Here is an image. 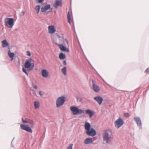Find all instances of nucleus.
<instances>
[{
    "label": "nucleus",
    "instance_id": "cd10ccee",
    "mask_svg": "<svg viewBox=\"0 0 149 149\" xmlns=\"http://www.w3.org/2000/svg\"><path fill=\"white\" fill-rule=\"evenodd\" d=\"M26 131L27 132H30V133H32V130L31 129V128L30 127H29V126H28V127L27 128L26 130Z\"/></svg>",
    "mask_w": 149,
    "mask_h": 149
},
{
    "label": "nucleus",
    "instance_id": "2eb2a0df",
    "mask_svg": "<svg viewBox=\"0 0 149 149\" xmlns=\"http://www.w3.org/2000/svg\"><path fill=\"white\" fill-rule=\"evenodd\" d=\"M8 48L9 49L8 53V55L10 58L11 59V61H12L14 58L15 54L11 52L10 50V48L9 46L8 47Z\"/></svg>",
    "mask_w": 149,
    "mask_h": 149
},
{
    "label": "nucleus",
    "instance_id": "ddd939ff",
    "mask_svg": "<svg viewBox=\"0 0 149 149\" xmlns=\"http://www.w3.org/2000/svg\"><path fill=\"white\" fill-rule=\"evenodd\" d=\"M41 72L42 76L44 78L47 77L49 74L48 71L45 69H43L42 70Z\"/></svg>",
    "mask_w": 149,
    "mask_h": 149
},
{
    "label": "nucleus",
    "instance_id": "79ce46f5",
    "mask_svg": "<svg viewBox=\"0 0 149 149\" xmlns=\"http://www.w3.org/2000/svg\"><path fill=\"white\" fill-rule=\"evenodd\" d=\"M14 138L13 139V140H12V141L11 142V145H12V142H13V140H14Z\"/></svg>",
    "mask_w": 149,
    "mask_h": 149
},
{
    "label": "nucleus",
    "instance_id": "6e6552de",
    "mask_svg": "<svg viewBox=\"0 0 149 149\" xmlns=\"http://www.w3.org/2000/svg\"><path fill=\"white\" fill-rule=\"evenodd\" d=\"M86 133L88 135L92 136H94L96 134V132L93 128H91L89 130L86 131Z\"/></svg>",
    "mask_w": 149,
    "mask_h": 149
},
{
    "label": "nucleus",
    "instance_id": "7c9ffc66",
    "mask_svg": "<svg viewBox=\"0 0 149 149\" xmlns=\"http://www.w3.org/2000/svg\"><path fill=\"white\" fill-rule=\"evenodd\" d=\"M73 144H70L66 149H72Z\"/></svg>",
    "mask_w": 149,
    "mask_h": 149
},
{
    "label": "nucleus",
    "instance_id": "bb28decb",
    "mask_svg": "<svg viewBox=\"0 0 149 149\" xmlns=\"http://www.w3.org/2000/svg\"><path fill=\"white\" fill-rule=\"evenodd\" d=\"M40 9V7L39 5L36 6L35 8V10L38 14L39 13Z\"/></svg>",
    "mask_w": 149,
    "mask_h": 149
},
{
    "label": "nucleus",
    "instance_id": "39448f33",
    "mask_svg": "<svg viewBox=\"0 0 149 149\" xmlns=\"http://www.w3.org/2000/svg\"><path fill=\"white\" fill-rule=\"evenodd\" d=\"M52 8L51 7L49 4H46L43 5L41 9L42 12L46 14H48L51 12L52 10Z\"/></svg>",
    "mask_w": 149,
    "mask_h": 149
},
{
    "label": "nucleus",
    "instance_id": "b1692460",
    "mask_svg": "<svg viewBox=\"0 0 149 149\" xmlns=\"http://www.w3.org/2000/svg\"><path fill=\"white\" fill-rule=\"evenodd\" d=\"M28 126L21 124L20 125L21 128L22 130H24L25 131L26 130L27 128L28 127Z\"/></svg>",
    "mask_w": 149,
    "mask_h": 149
},
{
    "label": "nucleus",
    "instance_id": "f8f14e48",
    "mask_svg": "<svg viewBox=\"0 0 149 149\" xmlns=\"http://www.w3.org/2000/svg\"><path fill=\"white\" fill-rule=\"evenodd\" d=\"M94 100H95L99 105L101 104L103 100V98L100 96H96L94 97Z\"/></svg>",
    "mask_w": 149,
    "mask_h": 149
},
{
    "label": "nucleus",
    "instance_id": "7ed1b4c3",
    "mask_svg": "<svg viewBox=\"0 0 149 149\" xmlns=\"http://www.w3.org/2000/svg\"><path fill=\"white\" fill-rule=\"evenodd\" d=\"M5 25L8 28H12L14 25V20L13 18H8L5 19Z\"/></svg>",
    "mask_w": 149,
    "mask_h": 149
},
{
    "label": "nucleus",
    "instance_id": "423d86ee",
    "mask_svg": "<svg viewBox=\"0 0 149 149\" xmlns=\"http://www.w3.org/2000/svg\"><path fill=\"white\" fill-rule=\"evenodd\" d=\"M65 101V98L64 96H62L59 97L57 99L56 104L57 107H60L62 105Z\"/></svg>",
    "mask_w": 149,
    "mask_h": 149
},
{
    "label": "nucleus",
    "instance_id": "2f4dec72",
    "mask_svg": "<svg viewBox=\"0 0 149 149\" xmlns=\"http://www.w3.org/2000/svg\"><path fill=\"white\" fill-rule=\"evenodd\" d=\"M17 65L18 67H20V60H18Z\"/></svg>",
    "mask_w": 149,
    "mask_h": 149
},
{
    "label": "nucleus",
    "instance_id": "72a5a7b5",
    "mask_svg": "<svg viewBox=\"0 0 149 149\" xmlns=\"http://www.w3.org/2000/svg\"><path fill=\"white\" fill-rule=\"evenodd\" d=\"M22 120L23 123H28V121L24 120L23 118H22Z\"/></svg>",
    "mask_w": 149,
    "mask_h": 149
},
{
    "label": "nucleus",
    "instance_id": "6ab92c4d",
    "mask_svg": "<svg viewBox=\"0 0 149 149\" xmlns=\"http://www.w3.org/2000/svg\"><path fill=\"white\" fill-rule=\"evenodd\" d=\"M91 125L89 123L87 122L85 123L84 125V127L85 128L86 131H87L91 129Z\"/></svg>",
    "mask_w": 149,
    "mask_h": 149
},
{
    "label": "nucleus",
    "instance_id": "20e7f679",
    "mask_svg": "<svg viewBox=\"0 0 149 149\" xmlns=\"http://www.w3.org/2000/svg\"><path fill=\"white\" fill-rule=\"evenodd\" d=\"M70 110L72 112L73 115L80 114L84 113V110L79 109L77 107L71 106L70 107Z\"/></svg>",
    "mask_w": 149,
    "mask_h": 149
},
{
    "label": "nucleus",
    "instance_id": "c756f323",
    "mask_svg": "<svg viewBox=\"0 0 149 149\" xmlns=\"http://www.w3.org/2000/svg\"><path fill=\"white\" fill-rule=\"evenodd\" d=\"M22 71H23V72H24V73H25L28 76L29 75H28V72L26 71V70L24 67H23L22 68Z\"/></svg>",
    "mask_w": 149,
    "mask_h": 149
},
{
    "label": "nucleus",
    "instance_id": "a19ab883",
    "mask_svg": "<svg viewBox=\"0 0 149 149\" xmlns=\"http://www.w3.org/2000/svg\"><path fill=\"white\" fill-rule=\"evenodd\" d=\"M32 86H33L34 84L33 82H32Z\"/></svg>",
    "mask_w": 149,
    "mask_h": 149
},
{
    "label": "nucleus",
    "instance_id": "9b49d317",
    "mask_svg": "<svg viewBox=\"0 0 149 149\" xmlns=\"http://www.w3.org/2000/svg\"><path fill=\"white\" fill-rule=\"evenodd\" d=\"M92 82H93L92 88L93 91L95 92H99L100 90L99 87L97 85L94 83L93 80H92Z\"/></svg>",
    "mask_w": 149,
    "mask_h": 149
},
{
    "label": "nucleus",
    "instance_id": "ea45409f",
    "mask_svg": "<svg viewBox=\"0 0 149 149\" xmlns=\"http://www.w3.org/2000/svg\"><path fill=\"white\" fill-rule=\"evenodd\" d=\"M33 87L35 88V89H37V86L36 85H35V86H33Z\"/></svg>",
    "mask_w": 149,
    "mask_h": 149
},
{
    "label": "nucleus",
    "instance_id": "dca6fc26",
    "mask_svg": "<svg viewBox=\"0 0 149 149\" xmlns=\"http://www.w3.org/2000/svg\"><path fill=\"white\" fill-rule=\"evenodd\" d=\"M134 119L138 126L141 125V122L140 118L139 117H135L134 118Z\"/></svg>",
    "mask_w": 149,
    "mask_h": 149
},
{
    "label": "nucleus",
    "instance_id": "0eeeda50",
    "mask_svg": "<svg viewBox=\"0 0 149 149\" xmlns=\"http://www.w3.org/2000/svg\"><path fill=\"white\" fill-rule=\"evenodd\" d=\"M124 123L123 120L121 118L119 117L115 122V127L117 128H119Z\"/></svg>",
    "mask_w": 149,
    "mask_h": 149
},
{
    "label": "nucleus",
    "instance_id": "5701e85b",
    "mask_svg": "<svg viewBox=\"0 0 149 149\" xmlns=\"http://www.w3.org/2000/svg\"><path fill=\"white\" fill-rule=\"evenodd\" d=\"M28 126L21 124L20 125L21 128L22 130H24L25 131L26 130L27 128L28 127Z\"/></svg>",
    "mask_w": 149,
    "mask_h": 149
},
{
    "label": "nucleus",
    "instance_id": "f03ea898",
    "mask_svg": "<svg viewBox=\"0 0 149 149\" xmlns=\"http://www.w3.org/2000/svg\"><path fill=\"white\" fill-rule=\"evenodd\" d=\"M33 62V60L31 58L27 60L24 65L25 68H27V70L29 71L31 70L34 67Z\"/></svg>",
    "mask_w": 149,
    "mask_h": 149
},
{
    "label": "nucleus",
    "instance_id": "393cba45",
    "mask_svg": "<svg viewBox=\"0 0 149 149\" xmlns=\"http://www.w3.org/2000/svg\"><path fill=\"white\" fill-rule=\"evenodd\" d=\"M34 105L35 109H38L40 107L39 103L38 102L35 101L34 102Z\"/></svg>",
    "mask_w": 149,
    "mask_h": 149
},
{
    "label": "nucleus",
    "instance_id": "412c9836",
    "mask_svg": "<svg viewBox=\"0 0 149 149\" xmlns=\"http://www.w3.org/2000/svg\"><path fill=\"white\" fill-rule=\"evenodd\" d=\"M28 123L30 124V125L31 127H33L35 124V123L33 120L29 119L28 121Z\"/></svg>",
    "mask_w": 149,
    "mask_h": 149
},
{
    "label": "nucleus",
    "instance_id": "9d476101",
    "mask_svg": "<svg viewBox=\"0 0 149 149\" xmlns=\"http://www.w3.org/2000/svg\"><path fill=\"white\" fill-rule=\"evenodd\" d=\"M62 6V1L61 0H56L54 4V7L57 8L58 6Z\"/></svg>",
    "mask_w": 149,
    "mask_h": 149
},
{
    "label": "nucleus",
    "instance_id": "f3484780",
    "mask_svg": "<svg viewBox=\"0 0 149 149\" xmlns=\"http://www.w3.org/2000/svg\"><path fill=\"white\" fill-rule=\"evenodd\" d=\"M85 113L86 114H88L90 118H91L94 114V112L90 109L86 110H85Z\"/></svg>",
    "mask_w": 149,
    "mask_h": 149
},
{
    "label": "nucleus",
    "instance_id": "aec40b11",
    "mask_svg": "<svg viewBox=\"0 0 149 149\" xmlns=\"http://www.w3.org/2000/svg\"><path fill=\"white\" fill-rule=\"evenodd\" d=\"M2 46L3 47H6L9 45L8 43L7 42L6 40H4L2 41Z\"/></svg>",
    "mask_w": 149,
    "mask_h": 149
},
{
    "label": "nucleus",
    "instance_id": "f257e3e1",
    "mask_svg": "<svg viewBox=\"0 0 149 149\" xmlns=\"http://www.w3.org/2000/svg\"><path fill=\"white\" fill-rule=\"evenodd\" d=\"M102 136L103 141L107 143H109L113 138L112 130L109 129L105 130L102 133Z\"/></svg>",
    "mask_w": 149,
    "mask_h": 149
},
{
    "label": "nucleus",
    "instance_id": "58836bf2",
    "mask_svg": "<svg viewBox=\"0 0 149 149\" xmlns=\"http://www.w3.org/2000/svg\"><path fill=\"white\" fill-rule=\"evenodd\" d=\"M43 0H38V2L39 3H41L42 2Z\"/></svg>",
    "mask_w": 149,
    "mask_h": 149
},
{
    "label": "nucleus",
    "instance_id": "c85d7f7f",
    "mask_svg": "<svg viewBox=\"0 0 149 149\" xmlns=\"http://www.w3.org/2000/svg\"><path fill=\"white\" fill-rule=\"evenodd\" d=\"M67 18H68V22L70 24H71L70 17L69 12L68 13L67 15Z\"/></svg>",
    "mask_w": 149,
    "mask_h": 149
},
{
    "label": "nucleus",
    "instance_id": "473e14b6",
    "mask_svg": "<svg viewBox=\"0 0 149 149\" xmlns=\"http://www.w3.org/2000/svg\"><path fill=\"white\" fill-rule=\"evenodd\" d=\"M26 54L28 56H30L31 55V54L30 52L29 51H27L26 52Z\"/></svg>",
    "mask_w": 149,
    "mask_h": 149
},
{
    "label": "nucleus",
    "instance_id": "4c0bfd02",
    "mask_svg": "<svg viewBox=\"0 0 149 149\" xmlns=\"http://www.w3.org/2000/svg\"><path fill=\"white\" fill-rule=\"evenodd\" d=\"M63 64L64 65H65L66 64V60H64L63 62Z\"/></svg>",
    "mask_w": 149,
    "mask_h": 149
},
{
    "label": "nucleus",
    "instance_id": "c9c22d12",
    "mask_svg": "<svg viewBox=\"0 0 149 149\" xmlns=\"http://www.w3.org/2000/svg\"><path fill=\"white\" fill-rule=\"evenodd\" d=\"M145 72L149 73V68H147L145 71Z\"/></svg>",
    "mask_w": 149,
    "mask_h": 149
},
{
    "label": "nucleus",
    "instance_id": "a878e982",
    "mask_svg": "<svg viewBox=\"0 0 149 149\" xmlns=\"http://www.w3.org/2000/svg\"><path fill=\"white\" fill-rule=\"evenodd\" d=\"M61 71L65 75L66 74V68L65 67H64L61 69Z\"/></svg>",
    "mask_w": 149,
    "mask_h": 149
},
{
    "label": "nucleus",
    "instance_id": "4468645a",
    "mask_svg": "<svg viewBox=\"0 0 149 149\" xmlns=\"http://www.w3.org/2000/svg\"><path fill=\"white\" fill-rule=\"evenodd\" d=\"M58 46L60 49L62 51L66 52H69V49L68 48H67L66 47L63 45L62 44H60L58 45Z\"/></svg>",
    "mask_w": 149,
    "mask_h": 149
},
{
    "label": "nucleus",
    "instance_id": "1a4fd4ad",
    "mask_svg": "<svg viewBox=\"0 0 149 149\" xmlns=\"http://www.w3.org/2000/svg\"><path fill=\"white\" fill-rule=\"evenodd\" d=\"M48 32L50 34H53L56 31L55 26L53 25H50L48 27Z\"/></svg>",
    "mask_w": 149,
    "mask_h": 149
},
{
    "label": "nucleus",
    "instance_id": "4be33fe9",
    "mask_svg": "<svg viewBox=\"0 0 149 149\" xmlns=\"http://www.w3.org/2000/svg\"><path fill=\"white\" fill-rule=\"evenodd\" d=\"M59 58L61 60H63L65 58V55L63 53H61L59 54Z\"/></svg>",
    "mask_w": 149,
    "mask_h": 149
},
{
    "label": "nucleus",
    "instance_id": "a211bd4d",
    "mask_svg": "<svg viewBox=\"0 0 149 149\" xmlns=\"http://www.w3.org/2000/svg\"><path fill=\"white\" fill-rule=\"evenodd\" d=\"M92 138H87L84 140V143L85 144H88L93 143Z\"/></svg>",
    "mask_w": 149,
    "mask_h": 149
},
{
    "label": "nucleus",
    "instance_id": "e433bc0d",
    "mask_svg": "<svg viewBox=\"0 0 149 149\" xmlns=\"http://www.w3.org/2000/svg\"><path fill=\"white\" fill-rule=\"evenodd\" d=\"M64 41L65 42H66L67 43V44H68V40L66 39H65L64 40Z\"/></svg>",
    "mask_w": 149,
    "mask_h": 149
},
{
    "label": "nucleus",
    "instance_id": "f704fd0d",
    "mask_svg": "<svg viewBox=\"0 0 149 149\" xmlns=\"http://www.w3.org/2000/svg\"><path fill=\"white\" fill-rule=\"evenodd\" d=\"M39 94L41 97H43V94H42V92L41 91H40L39 92Z\"/></svg>",
    "mask_w": 149,
    "mask_h": 149
}]
</instances>
